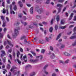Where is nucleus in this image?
Segmentation results:
<instances>
[{"instance_id":"obj_1","label":"nucleus","mask_w":76,"mask_h":76,"mask_svg":"<svg viewBox=\"0 0 76 76\" xmlns=\"http://www.w3.org/2000/svg\"><path fill=\"white\" fill-rule=\"evenodd\" d=\"M20 29V28H15L14 30V34H13L12 35L13 38H16V36L19 34V30Z\"/></svg>"},{"instance_id":"obj_2","label":"nucleus","mask_w":76,"mask_h":76,"mask_svg":"<svg viewBox=\"0 0 76 76\" xmlns=\"http://www.w3.org/2000/svg\"><path fill=\"white\" fill-rule=\"evenodd\" d=\"M42 59V57H37L35 60H34L32 59H31L30 60V61H31V62H32V63H37V62H38V61H41V60Z\"/></svg>"},{"instance_id":"obj_3","label":"nucleus","mask_w":76,"mask_h":76,"mask_svg":"<svg viewBox=\"0 0 76 76\" xmlns=\"http://www.w3.org/2000/svg\"><path fill=\"white\" fill-rule=\"evenodd\" d=\"M36 10H37V11L39 14H41L42 13L44 10L42 8H40L38 7L36 8Z\"/></svg>"},{"instance_id":"obj_4","label":"nucleus","mask_w":76,"mask_h":76,"mask_svg":"<svg viewBox=\"0 0 76 76\" xmlns=\"http://www.w3.org/2000/svg\"><path fill=\"white\" fill-rule=\"evenodd\" d=\"M10 12L11 14H12V13L13 14H14V15H15V12L12 10V5H10Z\"/></svg>"},{"instance_id":"obj_5","label":"nucleus","mask_w":76,"mask_h":76,"mask_svg":"<svg viewBox=\"0 0 76 76\" xmlns=\"http://www.w3.org/2000/svg\"><path fill=\"white\" fill-rule=\"evenodd\" d=\"M63 55L65 56H66L67 57H69L71 56V54H70V53L66 52H64Z\"/></svg>"},{"instance_id":"obj_6","label":"nucleus","mask_w":76,"mask_h":76,"mask_svg":"<svg viewBox=\"0 0 76 76\" xmlns=\"http://www.w3.org/2000/svg\"><path fill=\"white\" fill-rule=\"evenodd\" d=\"M73 15H74V14H73V13H71L70 16L69 17V18L68 19V20H71L73 18Z\"/></svg>"},{"instance_id":"obj_7","label":"nucleus","mask_w":76,"mask_h":76,"mask_svg":"<svg viewBox=\"0 0 76 76\" xmlns=\"http://www.w3.org/2000/svg\"><path fill=\"white\" fill-rule=\"evenodd\" d=\"M1 52L2 54H1V57H3L4 56V55L6 54L5 53V52L4 50H2Z\"/></svg>"},{"instance_id":"obj_8","label":"nucleus","mask_w":76,"mask_h":76,"mask_svg":"<svg viewBox=\"0 0 76 76\" xmlns=\"http://www.w3.org/2000/svg\"><path fill=\"white\" fill-rule=\"evenodd\" d=\"M20 59L22 60H24L25 62H26L27 61V58L26 57H23L22 58V57H20Z\"/></svg>"},{"instance_id":"obj_9","label":"nucleus","mask_w":76,"mask_h":76,"mask_svg":"<svg viewBox=\"0 0 76 76\" xmlns=\"http://www.w3.org/2000/svg\"><path fill=\"white\" fill-rule=\"evenodd\" d=\"M7 42L8 45H11L12 47H13V45H12V43L11 42V41L9 40H7Z\"/></svg>"},{"instance_id":"obj_10","label":"nucleus","mask_w":76,"mask_h":76,"mask_svg":"<svg viewBox=\"0 0 76 76\" xmlns=\"http://www.w3.org/2000/svg\"><path fill=\"white\" fill-rule=\"evenodd\" d=\"M33 7H31L30 9V12L31 14H33Z\"/></svg>"},{"instance_id":"obj_11","label":"nucleus","mask_w":76,"mask_h":76,"mask_svg":"<svg viewBox=\"0 0 76 76\" xmlns=\"http://www.w3.org/2000/svg\"><path fill=\"white\" fill-rule=\"evenodd\" d=\"M35 75V72H32L30 74V76H34Z\"/></svg>"},{"instance_id":"obj_12","label":"nucleus","mask_w":76,"mask_h":76,"mask_svg":"<svg viewBox=\"0 0 76 76\" xmlns=\"http://www.w3.org/2000/svg\"><path fill=\"white\" fill-rule=\"evenodd\" d=\"M28 28H31V29H32V28H34V26L33 25V23H32V24L29 26Z\"/></svg>"},{"instance_id":"obj_13","label":"nucleus","mask_w":76,"mask_h":76,"mask_svg":"<svg viewBox=\"0 0 76 76\" xmlns=\"http://www.w3.org/2000/svg\"><path fill=\"white\" fill-rule=\"evenodd\" d=\"M61 34L60 33L58 35L57 38L56 39V40H58L60 38V37H61Z\"/></svg>"},{"instance_id":"obj_14","label":"nucleus","mask_w":76,"mask_h":76,"mask_svg":"<svg viewBox=\"0 0 76 76\" xmlns=\"http://www.w3.org/2000/svg\"><path fill=\"white\" fill-rule=\"evenodd\" d=\"M18 4H19V5L20 6V7H22L23 6V4H22V2H20V1H19L18 2Z\"/></svg>"},{"instance_id":"obj_15","label":"nucleus","mask_w":76,"mask_h":76,"mask_svg":"<svg viewBox=\"0 0 76 76\" xmlns=\"http://www.w3.org/2000/svg\"><path fill=\"white\" fill-rule=\"evenodd\" d=\"M56 20L57 22H58L60 20V16L58 15L56 17Z\"/></svg>"},{"instance_id":"obj_16","label":"nucleus","mask_w":76,"mask_h":76,"mask_svg":"<svg viewBox=\"0 0 76 76\" xmlns=\"http://www.w3.org/2000/svg\"><path fill=\"white\" fill-rule=\"evenodd\" d=\"M36 18L38 19H41V16L39 15H37Z\"/></svg>"},{"instance_id":"obj_17","label":"nucleus","mask_w":76,"mask_h":76,"mask_svg":"<svg viewBox=\"0 0 76 76\" xmlns=\"http://www.w3.org/2000/svg\"><path fill=\"white\" fill-rule=\"evenodd\" d=\"M53 31V28L52 27H51L49 29V31L50 32H52Z\"/></svg>"},{"instance_id":"obj_18","label":"nucleus","mask_w":76,"mask_h":76,"mask_svg":"<svg viewBox=\"0 0 76 76\" xmlns=\"http://www.w3.org/2000/svg\"><path fill=\"white\" fill-rule=\"evenodd\" d=\"M21 22L22 23V24H23V25H24V26H26V25L28 24V23H27L26 22H24V23H23V22L22 21H21Z\"/></svg>"},{"instance_id":"obj_19","label":"nucleus","mask_w":76,"mask_h":76,"mask_svg":"<svg viewBox=\"0 0 76 76\" xmlns=\"http://www.w3.org/2000/svg\"><path fill=\"white\" fill-rule=\"evenodd\" d=\"M31 67V66L30 65H28L26 66V69H29Z\"/></svg>"},{"instance_id":"obj_20","label":"nucleus","mask_w":76,"mask_h":76,"mask_svg":"<svg viewBox=\"0 0 76 76\" xmlns=\"http://www.w3.org/2000/svg\"><path fill=\"white\" fill-rule=\"evenodd\" d=\"M66 27H67L66 26H61L60 27V28L61 29H65V28H66Z\"/></svg>"},{"instance_id":"obj_21","label":"nucleus","mask_w":76,"mask_h":76,"mask_svg":"<svg viewBox=\"0 0 76 76\" xmlns=\"http://www.w3.org/2000/svg\"><path fill=\"white\" fill-rule=\"evenodd\" d=\"M55 29L56 31H57L58 29V25H55Z\"/></svg>"},{"instance_id":"obj_22","label":"nucleus","mask_w":76,"mask_h":76,"mask_svg":"<svg viewBox=\"0 0 76 76\" xmlns=\"http://www.w3.org/2000/svg\"><path fill=\"white\" fill-rule=\"evenodd\" d=\"M61 25H64V23H65V21L64 20H62L61 22Z\"/></svg>"},{"instance_id":"obj_23","label":"nucleus","mask_w":76,"mask_h":76,"mask_svg":"<svg viewBox=\"0 0 76 76\" xmlns=\"http://www.w3.org/2000/svg\"><path fill=\"white\" fill-rule=\"evenodd\" d=\"M64 47H65V45L62 44L61 45V46L60 47V49H62V48H64Z\"/></svg>"},{"instance_id":"obj_24","label":"nucleus","mask_w":76,"mask_h":76,"mask_svg":"<svg viewBox=\"0 0 76 76\" xmlns=\"http://www.w3.org/2000/svg\"><path fill=\"white\" fill-rule=\"evenodd\" d=\"M75 38H76V36H72L70 37V39H75Z\"/></svg>"},{"instance_id":"obj_25","label":"nucleus","mask_w":76,"mask_h":76,"mask_svg":"<svg viewBox=\"0 0 76 76\" xmlns=\"http://www.w3.org/2000/svg\"><path fill=\"white\" fill-rule=\"evenodd\" d=\"M25 38H26V37L25 36H23L20 38V39L22 40L23 39H25Z\"/></svg>"},{"instance_id":"obj_26","label":"nucleus","mask_w":76,"mask_h":76,"mask_svg":"<svg viewBox=\"0 0 76 76\" xmlns=\"http://www.w3.org/2000/svg\"><path fill=\"white\" fill-rule=\"evenodd\" d=\"M30 52L31 53H32L33 54L34 56H36V53H35L34 52L31 50V51H30Z\"/></svg>"},{"instance_id":"obj_27","label":"nucleus","mask_w":76,"mask_h":76,"mask_svg":"<svg viewBox=\"0 0 76 76\" xmlns=\"http://www.w3.org/2000/svg\"><path fill=\"white\" fill-rule=\"evenodd\" d=\"M72 46H76V40L74 42L72 43Z\"/></svg>"},{"instance_id":"obj_28","label":"nucleus","mask_w":76,"mask_h":76,"mask_svg":"<svg viewBox=\"0 0 76 76\" xmlns=\"http://www.w3.org/2000/svg\"><path fill=\"white\" fill-rule=\"evenodd\" d=\"M20 55V53L19 51H17V57H19V56Z\"/></svg>"},{"instance_id":"obj_29","label":"nucleus","mask_w":76,"mask_h":76,"mask_svg":"<svg viewBox=\"0 0 76 76\" xmlns=\"http://www.w3.org/2000/svg\"><path fill=\"white\" fill-rule=\"evenodd\" d=\"M6 21H5V22H4V21H3V25H2V26L3 27H4V26H6Z\"/></svg>"},{"instance_id":"obj_30","label":"nucleus","mask_w":76,"mask_h":76,"mask_svg":"<svg viewBox=\"0 0 76 76\" xmlns=\"http://www.w3.org/2000/svg\"><path fill=\"white\" fill-rule=\"evenodd\" d=\"M58 2H59V3H63L64 2V0H58Z\"/></svg>"},{"instance_id":"obj_31","label":"nucleus","mask_w":76,"mask_h":76,"mask_svg":"<svg viewBox=\"0 0 76 76\" xmlns=\"http://www.w3.org/2000/svg\"><path fill=\"white\" fill-rule=\"evenodd\" d=\"M15 68H16V67L13 66L12 68H11V69L10 70L11 72H12L13 70H14V69H15Z\"/></svg>"},{"instance_id":"obj_32","label":"nucleus","mask_w":76,"mask_h":76,"mask_svg":"<svg viewBox=\"0 0 76 76\" xmlns=\"http://www.w3.org/2000/svg\"><path fill=\"white\" fill-rule=\"evenodd\" d=\"M45 49H42L41 51V53L44 54V53H45Z\"/></svg>"},{"instance_id":"obj_33","label":"nucleus","mask_w":76,"mask_h":76,"mask_svg":"<svg viewBox=\"0 0 76 76\" xmlns=\"http://www.w3.org/2000/svg\"><path fill=\"white\" fill-rule=\"evenodd\" d=\"M23 20H26V19H27V18H26V16H23Z\"/></svg>"},{"instance_id":"obj_34","label":"nucleus","mask_w":76,"mask_h":76,"mask_svg":"<svg viewBox=\"0 0 76 76\" xmlns=\"http://www.w3.org/2000/svg\"><path fill=\"white\" fill-rule=\"evenodd\" d=\"M39 42V43H41V44H44V41L42 40H40Z\"/></svg>"},{"instance_id":"obj_35","label":"nucleus","mask_w":76,"mask_h":76,"mask_svg":"<svg viewBox=\"0 0 76 76\" xmlns=\"http://www.w3.org/2000/svg\"><path fill=\"white\" fill-rule=\"evenodd\" d=\"M58 13H60L61 12V8H58Z\"/></svg>"},{"instance_id":"obj_36","label":"nucleus","mask_w":76,"mask_h":76,"mask_svg":"<svg viewBox=\"0 0 76 76\" xmlns=\"http://www.w3.org/2000/svg\"><path fill=\"white\" fill-rule=\"evenodd\" d=\"M45 41H46V42H49V40L48 39V37H46Z\"/></svg>"},{"instance_id":"obj_37","label":"nucleus","mask_w":76,"mask_h":76,"mask_svg":"<svg viewBox=\"0 0 76 76\" xmlns=\"http://www.w3.org/2000/svg\"><path fill=\"white\" fill-rule=\"evenodd\" d=\"M3 37V34H0V38H2Z\"/></svg>"},{"instance_id":"obj_38","label":"nucleus","mask_w":76,"mask_h":76,"mask_svg":"<svg viewBox=\"0 0 76 76\" xmlns=\"http://www.w3.org/2000/svg\"><path fill=\"white\" fill-rule=\"evenodd\" d=\"M17 61L18 63V64H21V61H20L18 59H17Z\"/></svg>"},{"instance_id":"obj_39","label":"nucleus","mask_w":76,"mask_h":76,"mask_svg":"<svg viewBox=\"0 0 76 76\" xmlns=\"http://www.w3.org/2000/svg\"><path fill=\"white\" fill-rule=\"evenodd\" d=\"M14 10H16V9H17V7L16 5H15L14 7Z\"/></svg>"},{"instance_id":"obj_40","label":"nucleus","mask_w":76,"mask_h":76,"mask_svg":"<svg viewBox=\"0 0 76 76\" xmlns=\"http://www.w3.org/2000/svg\"><path fill=\"white\" fill-rule=\"evenodd\" d=\"M63 5L61 4H58L57 5V7H62Z\"/></svg>"},{"instance_id":"obj_41","label":"nucleus","mask_w":76,"mask_h":76,"mask_svg":"<svg viewBox=\"0 0 76 76\" xmlns=\"http://www.w3.org/2000/svg\"><path fill=\"white\" fill-rule=\"evenodd\" d=\"M74 26V25H71L69 27V29H70V28H73V27Z\"/></svg>"},{"instance_id":"obj_42","label":"nucleus","mask_w":76,"mask_h":76,"mask_svg":"<svg viewBox=\"0 0 76 76\" xmlns=\"http://www.w3.org/2000/svg\"><path fill=\"white\" fill-rule=\"evenodd\" d=\"M48 66V65H45L44 68V69H46Z\"/></svg>"},{"instance_id":"obj_43","label":"nucleus","mask_w":76,"mask_h":76,"mask_svg":"<svg viewBox=\"0 0 76 76\" xmlns=\"http://www.w3.org/2000/svg\"><path fill=\"white\" fill-rule=\"evenodd\" d=\"M12 55L13 56H14V57H15V56H16V54H15V52L14 51L13 52Z\"/></svg>"},{"instance_id":"obj_44","label":"nucleus","mask_w":76,"mask_h":76,"mask_svg":"<svg viewBox=\"0 0 76 76\" xmlns=\"http://www.w3.org/2000/svg\"><path fill=\"white\" fill-rule=\"evenodd\" d=\"M69 60H67L65 61V63L67 64L69 63Z\"/></svg>"},{"instance_id":"obj_45","label":"nucleus","mask_w":76,"mask_h":76,"mask_svg":"<svg viewBox=\"0 0 76 76\" xmlns=\"http://www.w3.org/2000/svg\"><path fill=\"white\" fill-rule=\"evenodd\" d=\"M4 4H5V1H4L2 3V6H3V7H4Z\"/></svg>"},{"instance_id":"obj_46","label":"nucleus","mask_w":76,"mask_h":76,"mask_svg":"<svg viewBox=\"0 0 76 76\" xmlns=\"http://www.w3.org/2000/svg\"><path fill=\"white\" fill-rule=\"evenodd\" d=\"M76 7V4H74V6L72 7V8L74 9V8H75Z\"/></svg>"},{"instance_id":"obj_47","label":"nucleus","mask_w":76,"mask_h":76,"mask_svg":"<svg viewBox=\"0 0 76 76\" xmlns=\"http://www.w3.org/2000/svg\"><path fill=\"white\" fill-rule=\"evenodd\" d=\"M6 10H5V9L4 8L3 9V13H6Z\"/></svg>"},{"instance_id":"obj_48","label":"nucleus","mask_w":76,"mask_h":76,"mask_svg":"<svg viewBox=\"0 0 76 76\" xmlns=\"http://www.w3.org/2000/svg\"><path fill=\"white\" fill-rule=\"evenodd\" d=\"M44 72L46 75H48V72L46 71H45Z\"/></svg>"},{"instance_id":"obj_49","label":"nucleus","mask_w":76,"mask_h":76,"mask_svg":"<svg viewBox=\"0 0 76 76\" xmlns=\"http://www.w3.org/2000/svg\"><path fill=\"white\" fill-rule=\"evenodd\" d=\"M50 49L51 51H53V48L52 46L50 47Z\"/></svg>"},{"instance_id":"obj_50","label":"nucleus","mask_w":76,"mask_h":76,"mask_svg":"<svg viewBox=\"0 0 76 76\" xmlns=\"http://www.w3.org/2000/svg\"><path fill=\"white\" fill-rule=\"evenodd\" d=\"M6 31H7V28H4V32H6Z\"/></svg>"},{"instance_id":"obj_51","label":"nucleus","mask_w":76,"mask_h":76,"mask_svg":"<svg viewBox=\"0 0 76 76\" xmlns=\"http://www.w3.org/2000/svg\"><path fill=\"white\" fill-rule=\"evenodd\" d=\"M1 19L2 20H4V18L3 17V16H1Z\"/></svg>"},{"instance_id":"obj_52","label":"nucleus","mask_w":76,"mask_h":76,"mask_svg":"<svg viewBox=\"0 0 76 76\" xmlns=\"http://www.w3.org/2000/svg\"><path fill=\"white\" fill-rule=\"evenodd\" d=\"M12 50V49H10L8 50V52H9V53H11Z\"/></svg>"},{"instance_id":"obj_53","label":"nucleus","mask_w":76,"mask_h":76,"mask_svg":"<svg viewBox=\"0 0 76 76\" xmlns=\"http://www.w3.org/2000/svg\"><path fill=\"white\" fill-rule=\"evenodd\" d=\"M6 19L7 22H9V18H8V17H6Z\"/></svg>"},{"instance_id":"obj_54","label":"nucleus","mask_w":76,"mask_h":76,"mask_svg":"<svg viewBox=\"0 0 76 76\" xmlns=\"http://www.w3.org/2000/svg\"><path fill=\"white\" fill-rule=\"evenodd\" d=\"M3 61L4 63H5L6 62V58H5L4 59H3Z\"/></svg>"},{"instance_id":"obj_55","label":"nucleus","mask_w":76,"mask_h":76,"mask_svg":"<svg viewBox=\"0 0 76 76\" xmlns=\"http://www.w3.org/2000/svg\"><path fill=\"white\" fill-rule=\"evenodd\" d=\"M65 15H66V16L67 17L69 16V14L67 12H66Z\"/></svg>"},{"instance_id":"obj_56","label":"nucleus","mask_w":76,"mask_h":76,"mask_svg":"<svg viewBox=\"0 0 76 76\" xmlns=\"http://www.w3.org/2000/svg\"><path fill=\"white\" fill-rule=\"evenodd\" d=\"M59 62H60V63H62V64H64V62H63V61H62L60 60L59 61Z\"/></svg>"},{"instance_id":"obj_57","label":"nucleus","mask_w":76,"mask_h":76,"mask_svg":"<svg viewBox=\"0 0 76 76\" xmlns=\"http://www.w3.org/2000/svg\"><path fill=\"white\" fill-rule=\"evenodd\" d=\"M66 7H64V8L63 9V12H64L66 10Z\"/></svg>"},{"instance_id":"obj_58","label":"nucleus","mask_w":76,"mask_h":76,"mask_svg":"<svg viewBox=\"0 0 76 76\" xmlns=\"http://www.w3.org/2000/svg\"><path fill=\"white\" fill-rule=\"evenodd\" d=\"M10 65H9V64H8V66H7V68H8V69H10Z\"/></svg>"},{"instance_id":"obj_59","label":"nucleus","mask_w":76,"mask_h":76,"mask_svg":"<svg viewBox=\"0 0 76 76\" xmlns=\"http://www.w3.org/2000/svg\"><path fill=\"white\" fill-rule=\"evenodd\" d=\"M73 20H74V21H76V16H74V18Z\"/></svg>"},{"instance_id":"obj_60","label":"nucleus","mask_w":76,"mask_h":76,"mask_svg":"<svg viewBox=\"0 0 76 76\" xmlns=\"http://www.w3.org/2000/svg\"><path fill=\"white\" fill-rule=\"evenodd\" d=\"M18 16L19 18H22V15H21V14H20L18 15Z\"/></svg>"},{"instance_id":"obj_61","label":"nucleus","mask_w":76,"mask_h":76,"mask_svg":"<svg viewBox=\"0 0 76 76\" xmlns=\"http://www.w3.org/2000/svg\"><path fill=\"white\" fill-rule=\"evenodd\" d=\"M11 75H12V73L10 72L8 76H11Z\"/></svg>"},{"instance_id":"obj_62","label":"nucleus","mask_w":76,"mask_h":76,"mask_svg":"<svg viewBox=\"0 0 76 76\" xmlns=\"http://www.w3.org/2000/svg\"><path fill=\"white\" fill-rule=\"evenodd\" d=\"M52 76H56V73H53L52 74Z\"/></svg>"},{"instance_id":"obj_63","label":"nucleus","mask_w":76,"mask_h":76,"mask_svg":"<svg viewBox=\"0 0 76 76\" xmlns=\"http://www.w3.org/2000/svg\"><path fill=\"white\" fill-rule=\"evenodd\" d=\"M20 51H21V52H23V49L21 48H20Z\"/></svg>"},{"instance_id":"obj_64","label":"nucleus","mask_w":76,"mask_h":76,"mask_svg":"<svg viewBox=\"0 0 76 76\" xmlns=\"http://www.w3.org/2000/svg\"><path fill=\"white\" fill-rule=\"evenodd\" d=\"M76 31V27H75L74 28L73 31H74V32H75V31Z\"/></svg>"}]
</instances>
